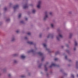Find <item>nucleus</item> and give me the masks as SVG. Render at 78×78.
<instances>
[{"mask_svg":"<svg viewBox=\"0 0 78 78\" xmlns=\"http://www.w3.org/2000/svg\"><path fill=\"white\" fill-rule=\"evenodd\" d=\"M63 36L61 34H59L58 35L56 36V37L57 40H59L60 39V37H62Z\"/></svg>","mask_w":78,"mask_h":78,"instance_id":"1","label":"nucleus"},{"mask_svg":"<svg viewBox=\"0 0 78 78\" xmlns=\"http://www.w3.org/2000/svg\"><path fill=\"white\" fill-rule=\"evenodd\" d=\"M41 1H38V4L37 5V7L38 8H41Z\"/></svg>","mask_w":78,"mask_h":78,"instance_id":"2","label":"nucleus"},{"mask_svg":"<svg viewBox=\"0 0 78 78\" xmlns=\"http://www.w3.org/2000/svg\"><path fill=\"white\" fill-rule=\"evenodd\" d=\"M48 18V15L46 14H45V16L44 17V20H45L46 19H47V18Z\"/></svg>","mask_w":78,"mask_h":78,"instance_id":"3","label":"nucleus"},{"mask_svg":"<svg viewBox=\"0 0 78 78\" xmlns=\"http://www.w3.org/2000/svg\"><path fill=\"white\" fill-rule=\"evenodd\" d=\"M21 58H22V59H24V58H25V55H22L21 56Z\"/></svg>","mask_w":78,"mask_h":78,"instance_id":"4","label":"nucleus"},{"mask_svg":"<svg viewBox=\"0 0 78 78\" xmlns=\"http://www.w3.org/2000/svg\"><path fill=\"white\" fill-rule=\"evenodd\" d=\"M49 15L51 16L53 15V12H50L49 13Z\"/></svg>","mask_w":78,"mask_h":78,"instance_id":"5","label":"nucleus"},{"mask_svg":"<svg viewBox=\"0 0 78 78\" xmlns=\"http://www.w3.org/2000/svg\"><path fill=\"white\" fill-rule=\"evenodd\" d=\"M51 27L52 28H54V24H53V23H51Z\"/></svg>","mask_w":78,"mask_h":78,"instance_id":"6","label":"nucleus"},{"mask_svg":"<svg viewBox=\"0 0 78 78\" xmlns=\"http://www.w3.org/2000/svg\"><path fill=\"white\" fill-rule=\"evenodd\" d=\"M15 40V38L14 37H13L12 38L11 41H14Z\"/></svg>","mask_w":78,"mask_h":78,"instance_id":"7","label":"nucleus"},{"mask_svg":"<svg viewBox=\"0 0 78 78\" xmlns=\"http://www.w3.org/2000/svg\"><path fill=\"white\" fill-rule=\"evenodd\" d=\"M75 44V45H76H76H78V43H77V42H76V41H75L74 42Z\"/></svg>","mask_w":78,"mask_h":78,"instance_id":"8","label":"nucleus"},{"mask_svg":"<svg viewBox=\"0 0 78 78\" xmlns=\"http://www.w3.org/2000/svg\"><path fill=\"white\" fill-rule=\"evenodd\" d=\"M28 44H33V42H31V41H28Z\"/></svg>","mask_w":78,"mask_h":78,"instance_id":"9","label":"nucleus"},{"mask_svg":"<svg viewBox=\"0 0 78 78\" xmlns=\"http://www.w3.org/2000/svg\"><path fill=\"white\" fill-rule=\"evenodd\" d=\"M8 76H9V77H11V74L10 73L8 74Z\"/></svg>","mask_w":78,"mask_h":78,"instance_id":"10","label":"nucleus"},{"mask_svg":"<svg viewBox=\"0 0 78 78\" xmlns=\"http://www.w3.org/2000/svg\"><path fill=\"white\" fill-rule=\"evenodd\" d=\"M36 12V10L35 9H33L32 10V12L33 13H34Z\"/></svg>","mask_w":78,"mask_h":78,"instance_id":"11","label":"nucleus"},{"mask_svg":"<svg viewBox=\"0 0 78 78\" xmlns=\"http://www.w3.org/2000/svg\"><path fill=\"white\" fill-rule=\"evenodd\" d=\"M26 8H27V5L23 6V8L25 9Z\"/></svg>","mask_w":78,"mask_h":78,"instance_id":"12","label":"nucleus"},{"mask_svg":"<svg viewBox=\"0 0 78 78\" xmlns=\"http://www.w3.org/2000/svg\"><path fill=\"white\" fill-rule=\"evenodd\" d=\"M17 8V6L16 5L14 7V9H16Z\"/></svg>","mask_w":78,"mask_h":78,"instance_id":"13","label":"nucleus"},{"mask_svg":"<svg viewBox=\"0 0 78 78\" xmlns=\"http://www.w3.org/2000/svg\"><path fill=\"white\" fill-rule=\"evenodd\" d=\"M38 54L40 55H42V53L41 52H39Z\"/></svg>","mask_w":78,"mask_h":78,"instance_id":"14","label":"nucleus"},{"mask_svg":"<svg viewBox=\"0 0 78 78\" xmlns=\"http://www.w3.org/2000/svg\"><path fill=\"white\" fill-rule=\"evenodd\" d=\"M51 66H55V64H54V63H52V64H51Z\"/></svg>","mask_w":78,"mask_h":78,"instance_id":"15","label":"nucleus"},{"mask_svg":"<svg viewBox=\"0 0 78 78\" xmlns=\"http://www.w3.org/2000/svg\"><path fill=\"white\" fill-rule=\"evenodd\" d=\"M17 62V60H14V63H16Z\"/></svg>","mask_w":78,"mask_h":78,"instance_id":"16","label":"nucleus"},{"mask_svg":"<svg viewBox=\"0 0 78 78\" xmlns=\"http://www.w3.org/2000/svg\"><path fill=\"white\" fill-rule=\"evenodd\" d=\"M74 76H73V74L71 75V77H72V78H73Z\"/></svg>","mask_w":78,"mask_h":78,"instance_id":"17","label":"nucleus"},{"mask_svg":"<svg viewBox=\"0 0 78 78\" xmlns=\"http://www.w3.org/2000/svg\"><path fill=\"white\" fill-rule=\"evenodd\" d=\"M46 44H43V46H44V47H46Z\"/></svg>","mask_w":78,"mask_h":78,"instance_id":"18","label":"nucleus"},{"mask_svg":"<svg viewBox=\"0 0 78 78\" xmlns=\"http://www.w3.org/2000/svg\"><path fill=\"white\" fill-rule=\"evenodd\" d=\"M30 34L31 33H30V32H29L27 33V34H28V35H30Z\"/></svg>","mask_w":78,"mask_h":78,"instance_id":"19","label":"nucleus"},{"mask_svg":"<svg viewBox=\"0 0 78 78\" xmlns=\"http://www.w3.org/2000/svg\"><path fill=\"white\" fill-rule=\"evenodd\" d=\"M21 16V15H19V17L20 18Z\"/></svg>","mask_w":78,"mask_h":78,"instance_id":"20","label":"nucleus"},{"mask_svg":"<svg viewBox=\"0 0 78 78\" xmlns=\"http://www.w3.org/2000/svg\"><path fill=\"white\" fill-rule=\"evenodd\" d=\"M23 77H24V76H21V78H23Z\"/></svg>","mask_w":78,"mask_h":78,"instance_id":"21","label":"nucleus"},{"mask_svg":"<svg viewBox=\"0 0 78 78\" xmlns=\"http://www.w3.org/2000/svg\"><path fill=\"white\" fill-rule=\"evenodd\" d=\"M73 34H70V36H73Z\"/></svg>","mask_w":78,"mask_h":78,"instance_id":"22","label":"nucleus"},{"mask_svg":"<svg viewBox=\"0 0 78 78\" xmlns=\"http://www.w3.org/2000/svg\"><path fill=\"white\" fill-rule=\"evenodd\" d=\"M42 35H41V34H40V37H41V36Z\"/></svg>","mask_w":78,"mask_h":78,"instance_id":"23","label":"nucleus"},{"mask_svg":"<svg viewBox=\"0 0 78 78\" xmlns=\"http://www.w3.org/2000/svg\"><path fill=\"white\" fill-rule=\"evenodd\" d=\"M9 20H7V21H8Z\"/></svg>","mask_w":78,"mask_h":78,"instance_id":"24","label":"nucleus"},{"mask_svg":"<svg viewBox=\"0 0 78 78\" xmlns=\"http://www.w3.org/2000/svg\"><path fill=\"white\" fill-rule=\"evenodd\" d=\"M27 19H28L27 18H26V20H27Z\"/></svg>","mask_w":78,"mask_h":78,"instance_id":"25","label":"nucleus"},{"mask_svg":"<svg viewBox=\"0 0 78 78\" xmlns=\"http://www.w3.org/2000/svg\"><path fill=\"white\" fill-rule=\"evenodd\" d=\"M49 37H50V36H49L48 37V38H49Z\"/></svg>","mask_w":78,"mask_h":78,"instance_id":"26","label":"nucleus"},{"mask_svg":"<svg viewBox=\"0 0 78 78\" xmlns=\"http://www.w3.org/2000/svg\"><path fill=\"white\" fill-rule=\"evenodd\" d=\"M19 31H17L16 32H17V33H18L19 32Z\"/></svg>","mask_w":78,"mask_h":78,"instance_id":"27","label":"nucleus"},{"mask_svg":"<svg viewBox=\"0 0 78 78\" xmlns=\"http://www.w3.org/2000/svg\"><path fill=\"white\" fill-rule=\"evenodd\" d=\"M75 49H76L75 48H74V50H75Z\"/></svg>","mask_w":78,"mask_h":78,"instance_id":"28","label":"nucleus"},{"mask_svg":"<svg viewBox=\"0 0 78 78\" xmlns=\"http://www.w3.org/2000/svg\"><path fill=\"white\" fill-rule=\"evenodd\" d=\"M56 59H57V58H55V61H56Z\"/></svg>","mask_w":78,"mask_h":78,"instance_id":"29","label":"nucleus"},{"mask_svg":"<svg viewBox=\"0 0 78 78\" xmlns=\"http://www.w3.org/2000/svg\"><path fill=\"white\" fill-rule=\"evenodd\" d=\"M21 23H23V21H21Z\"/></svg>","mask_w":78,"mask_h":78,"instance_id":"30","label":"nucleus"},{"mask_svg":"<svg viewBox=\"0 0 78 78\" xmlns=\"http://www.w3.org/2000/svg\"><path fill=\"white\" fill-rule=\"evenodd\" d=\"M76 63L77 64V63H78V62H76Z\"/></svg>","mask_w":78,"mask_h":78,"instance_id":"31","label":"nucleus"},{"mask_svg":"<svg viewBox=\"0 0 78 78\" xmlns=\"http://www.w3.org/2000/svg\"><path fill=\"white\" fill-rule=\"evenodd\" d=\"M65 58H67V56H66Z\"/></svg>","mask_w":78,"mask_h":78,"instance_id":"32","label":"nucleus"},{"mask_svg":"<svg viewBox=\"0 0 78 78\" xmlns=\"http://www.w3.org/2000/svg\"><path fill=\"white\" fill-rule=\"evenodd\" d=\"M77 76L78 77V74L77 75Z\"/></svg>","mask_w":78,"mask_h":78,"instance_id":"33","label":"nucleus"}]
</instances>
